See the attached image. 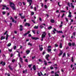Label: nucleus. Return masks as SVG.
Wrapping results in <instances>:
<instances>
[{"mask_svg": "<svg viewBox=\"0 0 76 76\" xmlns=\"http://www.w3.org/2000/svg\"><path fill=\"white\" fill-rule=\"evenodd\" d=\"M10 6L12 8V10H15L16 8H15V4L12 2H10Z\"/></svg>", "mask_w": 76, "mask_h": 76, "instance_id": "1", "label": "nucleus"}, {"mask_svg": "<svg viewBox=\"0 0 76 76\" xmlns=\"http://www.w3.org/2000/svg\"><path fill=\"white\" fill-rule=\"evenodd\" d=\"M27 2L29 3V6L31 5L32 4V0H27Z\"/></svg>", "mask_w": 76, "mask_h": 76, "instance_id": "2", "label": "nucleus"}, {"mask_svg": "<svg viewBox=\"0 0 76 76\" xmlns=\"http://www.w3.org/2000/svg\"><path fill=\"white\" fill-rule=\"evenodd\" d=\"M10 20H12V22H14V23H17V21L14 20V18H13L12 17H10Z\"/></svg>", "mask_w": 76, "mask_h": 76, "instance_id": "3", "label": "nucleus"}, {"mask_svg": "<svg viewBox=\"0 0 76 76\" xmlns=\"http://www.w3.org/2000/svg\"><path fill=\"white\" fill-rule=\"evenodd\" d=\"M46 35V33L45 32H44L43 34H42V38H44V37H45V36Z\"/></svg>", "mask_w": 76, "mask_h": 76, "instance_id": "4", "label": "nucleus"}, {"mask_svg": "<svg viewBox=\"0 0 76 76\" xmlns=\"http://www.w3.org/2000/svg\"><path fill=\"white\" fill-rule=\"evenodd\" d=\"M49 57H50V55L48 54H47L45 58L46 60H47L48 61H49V59H48Z\"/></svg>", "mask_w": 76, "mask_h": 76, "instance_id": "5", "label": "nucleus"}, {"mask_svg": "<svg viewBox=\"0 0 76 76\" xmlns=\"http://www.w3.org/2000/svg\"><path fill=\"white\" fill-rule=\"evenodd\" d=\"M22 15V13L19 14V15L20 16L21 19H24L25 17V15L23 16Z\"/></svg>", "mask_w": 76, "mask_h": 76, "instance_id": "6", "label": "nucleus"}, {"mask_svg": "<svg viewBox=\"0 0 76 76\" xmlns=\"http://www.w3.org/2000/svg\"><path fill=\"white\" fill-rule=\"evenodd\" d=\"M31 39H32L37 40V39H39V38L38 37H31Z\"/></svg>", "mask_w": 76, "mask_h": 76, "instance_id": "7", "label": "nucleus"}, {"mask_svg": "<svg viewBox=\"0 0 76 76\" xmlns=\"http://www.w3.org/2000/svg\"><path fill=\"white\" fill-rule=\"evenodd\" d=\"M25 26H30V23H26L25 24Z\"/></svg>", "mask_w": 76, "mask_h": 76, "instance_id": "8", "label": "nucleus"}, {"mask_svg": "<svg viewBox=\"0 0 76 76\" xmlns=\"http://www.w3.org/2000/svg\"><path fill=\"white\" fill-rule=\"evenodd\" d=\"M60 52L61 53H59L58 54L59 56H61V55L63 54V53L62 50H60Z\"/></svg>", "mask_w": 76, "mask_h": 76, "instance_id": "9", "label": "nucleus"}, {"mask_svg": "<svg viewBox=\"0 0 76 76\" xmlns=\"http://www.w3.org/2000/svg\"><path fill=\"white\" fill-rule=\"evenodd\" d=\"M47 51H48V53H49V52H51V49L48 48L47 49Z\"/></svg>", "mask_w": 76, "mask_h": 76, "instance_id": "10", "label": "nucleus"}, {"mask_svg": "<svg viewBox=\"0 0 76 76\" xmlns=\"http://www.w3.org/2000/svg\"><path fill=\"white\" fill-rule=\"evenodd\" d=\"M54 22H55V21L54 19H52L50 20V22H51V23H54Z\"/></svg>", "mask_w": 76, "mask_h": 76, "instance_id": "11", "label": "nucleus"}, {"mask_svg": "<svg viewBox=\"0 0 76 76\" xmlns=\"http://www.w3.org/2000/svg\"><path fill=\"white\" fill-rule=\"evenodd\" d=\"M62 47H63V46H62V43H60L59 45V48H61Z\"/></svg>", "mask_w": 76, "mask_h": 76, "instance_id": "12", "label": "nucleus"}, {"mask_svg": "<svg viewBox=\"0 0 76 76\" xmlns=\"http://www.w3.org/2000/svg\"><path fill=\"white\" fill-rule=\"evenodd\" d=\"M9 69L11 70H13V69L11 67L10 65H9L8 66Z\"/></svg>", "mask_w": 76, "mask_h": 76, "instance_id": "13", "label": "nucleus"}, {"mask_svg": "<svg viewBox=\"0 0 76 76\" xmlns=\"http://www.w3.org/2000/svg\"><path fill=\"white\" fill-rule=\"evenodd\" d=\"M44 64L45 65H47V61H46L45 60L44 61Z\"/></svg>", "mask_w": 76, "mask_h": 76, "instance_id": "14", "label": "nucleus"}, {"mask_svg": "<svg viewBox=\"0 0 76 76\" xmlns=\"http://www.w3.org/2000/svg\"><path fill=\"white\" fill-rule=\"evenodd\" d=\"M57 32H58V33H61V34H63V32L61 31H57Z\"/></svg>", "mask_w": 76, "mask_h": 76, "instance_id": "15", "label": "nucleus"}, {"mask_svg": "<svg viewBox=\"0 0 76 76\" xmlns=\"http://www.w3.org/2000/svg\"><path fill=\"white\" fill-rule=\"evenodd\" d=\"M20 61L22 63H23V59L21 57L20 58Z\"/></svg>", "mask_w": 76, "mask_h": 76, "instance_id": "16", "label": "nucleus"}, {"mask_svg": "<svg viewBox=\"0 0 76 76\" xmlns=\"http://www.w3.org/2000/svg\"><path fill=\"white\" fill-rule=\"evenodd\" d=\"M30 53V50H27L26 51V53L27 54H28L29 53Z\"/></svg>", "mask_w": 76, "mask_h": 76, "instance_id": "17", "label": "nucleus"}, {"mask_svg": "<svg viewBox=\"0 0 76 76\" xmlns=\"http://www.w3.org/2000/svg\"><path fill=\"white\" fill-rule=\"evenodd\" d=\"M39 27H40V29H42V28H44V27L43 26H42V25L39 26Z\"/></svg>", "mask_w": 76, "mask_h": 76, "instance_id": "18", "label": "nucleus"}, {"mask_svg": "<svg viewBox=\"0 0 76 76\" xmlns=\"http://www.w3.org/2000/svg\"><path fill=\"white\" fill-rule=\"evenodd\" d=\"M11 45H12V44L10 43H9L8 44L7 46L8 47H10L11 46Z\"/></svg>", "mask_w": 76, "mask_h": 76, "instance_id": "19", "label": "nucleus"}, {"mask_svg": "<svg viewBox=\"0 0 76 76\" xmlns=\"http://www.w3.org/2000/svg\"><path fill=\"white\" fill-rule=\"evenodd\" d=\"M42 50H43V48L41 47L40 48L39 50L41 51H42Z\"/></svg>", "mask_w": 76, "mask_h": 76, "instance_id": "20", "label": "nucleus"}, {"mask_svg": "<svg viewBox=\"0 0 76 76\" xmlns=\"http://www.w3.org/2000/svg\"><path fill=\"white\" fill-rule=\"evenodd\" d=\"M68 45H69V46H70V47L71 46H72V43H71V42H69L68 43Z\"/></svg>", "mask_w": 76, "mask_h": 76, "instance_id": "21", "label": "nucleus"}, {"mask_svg": "<svg viewBox=\"0 0 76 76\" xmlns=\"http://www.w3.org/2000/svg\"><path fill=\"white\" fill-rule=\"evenodd\" d=\"M34 28V29H38V26H35Z\"/></svg>", "mask_w": 76, "mask_h": 76, "instance_id": "22", "label": "nucleus"}, {"mask_svg": "<svg viewBox=\"0 0 76 76\" xmlns=\"http://www.w3.org/2000/svg\"><path fill=\"white\" fill-rule=\"evenodd\" d=\"M52 29V26H49L48 28V29Z\"/></svg>", "mask_w": 76, "mask_h": 76, "instance_id": "23", "label": "nucleus"}, {"mask_svg": "<svg viewBox=\"0 0 76 76\" xmlns=\"http://www.w3.org/2000/svg\"><path fill=\"white\" fill-rule=\"evenodd\" d=\"M71 61L72 62H74V60H73V57H72Z\"/></svg>", "mask_w": 76, "mask_h": 76, "instance_id": "24", "label": "nucleus"}, {"mask_svg": "<svg viewBox=\"0 0 76 76\" xmlns=\"http://www.w3.org/2000/svg\"><path fill=\"white\" fill-rule=\"evenodd\" d=\"M7 37H6V40H7L8 39V34H7Z\"/></svg>", "mask_w": 76, "mask_h": 76, "instance_id": "25", "label": "nucleus"}, {"mask_svg": "<svg viewBox=\"0 0 76 76\" xmlns=\"http://www.w3.org/2000/svg\"><path fill=\"white\" fill-rule=\"evenodd\" d=\"M28 45H30L31 46V47L32 46V44H30V43H29V42L28 43Z\"/></svg>", "mask_w": 76, "mask_h": 76, "instance_id": "26", "label": "nucleus"}, {"mask_svg": "<svg viewBox=\"0 0 76 76\" xmlns=\"http://www.w3.org/2000/svg\"><path fill=\"white\" fill-rule=\"evenodd\" d=\"M38 61L39 62H42L43 61L40 59H39Z\"/></svg>", "mask_w": 76, "mask_h": 76, "instance_id": "27", "label": "nucleus"}, {"mask_svg": "<svg viewBox=\"0 0 76 76\" xmlns=\"http://www.w3.org/2000/svg\"><path fill=\"white\" fill-rule=\"evenodd\" d=\"M46 53V52H45V51H44L42 53V55H44V54H45Z\"/></svg>", "mask_w": 76, "mask_h": 76, "instance_id": "28", "label": "nucleus"}, {"mask_svg": "<svg viewBox=\"0 0 76 76\" xmlns=\"http://www.w3.org/2000/svg\"><path fill=\"white\" fill-rule=\"evenodd\" d=\"M65 56H66V53H64L63 54V57H65Z\"/></svg>", "mask_w": 76, "mask_h": 76, "instance_id": "29", "label": "nucleus"}, {"mask_svg": "<svg viewBox=\"0 0 76 76\" xmlns=\"http://www.w3.org/2000/svg\"><path fill=\"white\" fill-rule=\"evenodd\" d=\"M6 65V63L4 62H3V64H2V66H5Z\"/></svg>", "mask_w": 76, "mask_h": 76, "instance_id": "30", "label": "nucleus"}, {"mask_svg": "<svg viewBox=\"0 0 76 76\" xmlns=\"http://www.w3.org/2000/svg\"><path fill=\"white\" fill-rule=\"evenodd\" d=\"M2 14L3 15H5V14H6V12L3 11V12H2Z\"/></svg>", "mask_w": 76, "mask_h": 76, "instance_id": "31", "label": "nucleus"}, {"mask_svg": "<svg viewBox=\"0 0 76 76\" xmlns=\"http://www.w3.org/2000/svg\"><path fill=\"white\" fill-rule=\"evenodd\" d=\"M72 15H71V14H69L68 15V17H69V18H72Z\"/></svg>", "mask_w": 76, "mask_h": 76, "instance_id": "32", "label": "nucleus"}, {"mask_svg": "<svg viewBox=\"0 0 76 76\" xmlns=\"http://www.w3.org/2000/svg\"><path fill=\"white\" fill-rule=\"evenodd\" d=\"M18 64L20 68H21V67H22V66L20 64H19V63H18Z\"/></svg>", "mask_w": 76, "mask_h": 76, "instance_id": "33", "label": "nucleus"}, {"mask_svg": "<svg viewBox=\"0 0 76 76\" xmlns=\"http://www.w3.org/2000/svg\"><path fill=\"white\" fill-rule=\"evenodd\" d=\"M15 61H16V60H15V59H12V63H14V62H15Z\"/></svg>", "mask_w": 76, "mask_h": 76, "instance_id": "34", "label": "nucleus"}, {"mask_svg": "<svg viewBox=\"0 0 76 76\" xmlns=\"http://www.w3.org/2000/svg\"><path fill=\"white\" fill-rule=\"evenodd\" d=\"M20 28H23V26H22V25H20Z\"/></svg>", "mask_w": 76, "mask_h": 76, "instance_id": "35", "label": "nucleus"}, {"mask_svg": "<svg viewBox=\"0 0 76 76\" xmlns=\"http://www.w3.org/2000/svg\"><path fill=\"white\" fill-rule=\"evenodd\" d=\"M20 31H23V28H20Z\"/></svg>", "mask_w": 76, "mask_h": 76, "instance_id": "36", "label": "nucleus"}, {"mask_svg": "<svg viewBox=\"0 0 76 76\" xmlns=\"http://www.w3.org/2000/svg\"><path fill=\"white\" fill-rule=\"evenodd\" d=\"M18 4L19 6H21L22 5V3L21 2H19Z\"/></svg>", "mask_w": 76, "mask_h": 76, "instance_id": "37", "label": "nucleus"}, {"mask_svg": "<svg viewBox=\"0 0 76 76\" xmlns=\"http://www.w3.org/2000/svg\"><path fill=\"white\" fill-rule=\"evenodd\" d=\"M72 46H75V43L74 42H73L72 43Z\"/></svg>", "mask_w": 76, "mask_h": 76, "instance_id": "38", "label": "nucleus"}, {"mask_svg": "<svg viewBox=\"0 0 76 76\" xmlns=\"http://www.w3.org/2000/svg\"><path fill=\"white\" fill-rule=\"evenodd\" d=\"M61 13H64L66 12V11L64 10H61Z\"/></svg>", "mask_w": 76, "mask_h": 76, "instance_id": "39", "label": "nucleus"}, {"mask_svg": "<svg viewBox=\"0 0 76 76\" xmlns=\"http://www.w3.org/2000/svg\"><path fill=\"white\" fill-rule=\"evenodd\" d=\"M25 61L26 63H28V59H25Z\"/></svg>", "mask_w": 76, "mask_h": 76, "instance_id": "40", "label": "nucleus"}, {"mask_svg": "<svg viewBox=\"0 0 76 76\" xmlns=\"http://www.w3.org/2000/svg\"><path fill=\"white\" fill-rule=\"evenodd\" d=\"M7 31H6L5 33L4 34V35H6V34H7Z\"/></svg>", "mask_w": 76, "mask_h": 76, "instance_id": "41", "label": "nucleus"}, {"mask_svg": "<svg viewBox=\"0 0 76 76\" xmlns=\"http://www.w3.org/2000/svg\"><path fill=\"white\" fill-rule=\"evenodd\" d=\"M65 19L66 20V22H68V19L67 18H65Z\"/></svg>", "mask_w": 76, "mask_h": 76, "instance_id": "42", "label": "nucleus"}, {"mask_svg": "<svg viewBox=\"0 0 76 76\" xmlns=\"http://www.w3.org/2000/svg\"><path fill=\"white\" fill-rule=\"evenodd\" d=\"M45 9L47 8V5H45Z\"/></svg>", "mask_w": 76, "mask_h": 76, "instance_id": "43", "label": "nucleus"}, {"mask_svg": "<svg viewBox=\"0 0 76 76\" xmlns=\"http://www.w3.org/2000/svg\"><path fill=\"white\" fill-rule=\"evenodd\" d=\"M3 36H2L1 38V40H3Z\"/></svg>", "mask_w": 76, "mask_h": 76, "instance_id": "44", "label": "nucleus"}, {"mask_svg": "<svg viewBox=\"0 0 76 76\" xmlns=\"http://www.w3.org/2000/svg\"><path fill=\"white\" fill-rule=\"evenodd\" d=\"M37 75L38 76H41V75H40V73L39 72H38Z\"/></svg>", "mask_w": 76, "mask_h": 76, "instance_id": "45", "label": "nucleus"}, {"mask_svg": "<svg viewBox=\"0 0 76 76\" xmlns=\"http://www.w3.org/2000/svg\"><path fill=\"white\" fill-rule=\"evenodd\" d=\"M8 50L10 51V52H12V50L8 49Z\"/></svg>", "mask_w": 76, "mask_h": 76, "instance_id": "46", "label": "nucleus"}, {"mask_svg": "<svg viewBox=\"0 0 76 76\" xmlns=\"http://www.w3.org/2000/svg\"><path fill=\"white\" fill-rule=\"evenodd\" d=\"M55 47H58V45L57 44H55Z\"/></svg>", "mask_w": 76, "mask_h": 76, "instance_id": "47", "label": "nucleus"}, {"mask_svg": "<svg viewBox=\"0 0 76 76\" xmlns=\"http://www.w3.org/2000/svg\"><path fill=\"white\" fill-rule=\"evenodd\" d=\"M67 4L69 7H70V4L69 3H68Z\"/></svg>", "mask_w": 76, "mask_h": 76, "instance_id": "48", "label": "nucleus"}, {"mask_svg": "<svg viewBox=\"0 0 76 76\" xmlns=\"http://www.w3.org/2000/svg\"><path fill=\"white\" fill-rule=\"evenodd\" d=\"M50 69L51 70H53V69H54V67H52V66H51V67H50Z\"/></svg>", "mask_w": 76, "mask_h": 76, "instance_id": "49", "label": "nucleus"}, {"mask_svg": "<svg viewBox=\"0 0 76 76\" xmlns=\"http://www.w3.org/2000/svg\"><path fill=\"white\" fill-rule=\"evenodd\" d=\"M64 15H65V14L64 13L62 15V17H61V18H63V17H64Z\"/></svg>", "mask_w": 76, "mask_h": 76, "instance_id": "50", "label": "nucleus"}, {"mask_svg": "<svg viewBox=\"0 0 76 76\" xmlns=\"http://www.w3.org/2000/svg\"><path fill=\"white\" fill-rule=\"evenodd\" d=\"M2 6L4 7H7V6H6V5H2Z\"/></svg>", "mask_w": 76, "mask_h": 76, "instance_id": "51", "label": "nucleus"}, {"mask_svg": "<svg viewBox=\"0 0 76 76\" xmlns=\"http://www.w3.org/2000/svg\"><path fill=\"white\" fill-rule=\"evenodd\" d=\"M34 10L35 11H37V7H34Z\"/></svg>", "mask_w": 76, "mask_h": 76, "instance_id": "52", "label": "nucleus"}, {"mask_svg": "<svg viewBox=\"0 0 76 76\" xmlns=\"http://www.w3.org/2000/svg\"><path fill=\"white\" fill-rule=\"evenodd\" d=\"M16 46H15L14 47V50H16Z\"/></svg>", "mask_w": 76, "mask_h": 76, "instance_id": "53", "label": "nucleus"}, {"mask_svg": "<svg viewBox=\"0 0 76 76\" xmlns=\"http://www.w3.org/2000/svg\"><path fill=\"white\" fill-rule=\"evenodd\" d=\"M27 34H29V33H30V31H28V32H27V33H26Z\"/></svg>", "mask_w": 76, "mask_h": 76, "instance_id": "54", "label": "nucleus"}, {"mask_svg": "<svg viewBox=\"0 0 76 76\" xmlns=\"http://www.w3.org/2000/svg\"><path fill=\"white\" fill-rule=\"evenodd\" d=\"M48 48H51V46H48Z\"/></svg>", "mask_w": 76, "mask_h": 76, "instance_id": "55", "label": "nucleus"}, {"mask_svg": "<svg viewBox=\"0 0 76 76\" xmlns=\"http://www.w3.org/2000/svg\"><path fill=\"white\" fill-rule=\"evenodd\" d=\"M10 27H11L12 26V23H10Z\"/></svg>", "mask_w": 76, "mask_h": 76, "instance_id": "56", "label": "nucleus"}, {"mask_svg": "<svg viewBox=\"0 0 76 76\" xmlns=\"http://www.w3.org/2000/svg\"><path fill=\"white\" fill-rule=\"evenodd\" d=\"M34 15V12H31V15Z\"/></svg>", "mask_w": 76, "mask_h": 76, "instance_id": "57", "label": "nucleus"}, {"mask_svg": "<svg viewBox=\"0 0 76 76\" xmlns=\"http://www.w3.org/2000/svg\"><path fill=\"white\" fill-rule=\"evenodd\" d=\"M35 58V56H32V59H34Z\"/></svg>", "mask_w": 76, "mask_h": 76, "instance_id": "58", "label": "nucleus"}, {"mask_svg": "<svg viewBox=\"0 0 76 76\" xmlns=\"http://www.w3.org/2000/svg\"><path fill=\"white\" fill-rule=\"evenodd\" d=\"M28 37H32V35L31 34H28Z\"/></svg>", "mask_w": 76, "mask_h": 76, "instance_id": "59", "label": "nucleus"}, {"mask_svg": "<svg viewBox=\"0 0 76 76\" xmlns=\"http://www.w3.org/2000/svg\"><path fill=\"white\" fill-rule=\"evenodd\" d=\"M36 67V66H35V65H33V69H34V68H35Z\"/></svg>", "mask_w": 76, "mask_h": 76, "instance_id": "60", "label": "nucleus"}, {"mask_svg": "<svg viewBox=\"0 0 76 76\" xmlns=\"http://www.w3.org/2000/svg\"><path fill=\"white\" fill-rule=\"evenodd\" d=\"M73 35L74 36H75V35H76V33L75 32L73 33Z\"/></svg>", "mask_w": 76, "mask_h": 76, "instance_id": "61", "label": "nucleus"}, {"mask_svg": "<svg viewBox=\"0 0 76 76\" xmlns=\"http://www.w3.org/2000/svg\"><path fill=\"white\" fill-rule=\"evenodd\" d=\"M51 73L53 74V73H54V71H52L51 72Z\"/></svg>", "mask_w": 76, "mask_h": 76, "instance_id": "62", "label": "nucleus"}, {"mask_svg": "<svg viewBox=\"0 0 76 76\" xmlns=\"http://www.w3.org/2000/svg\"><path fill=\"white\" fill-rule=\"evenodd\" d=\"M27 33H26L25 34H24V36H26V35H27Z\"/></svg>", "mask_w": 76, "mask_h": 76, "instance_id": "63", "label": "nucleus"}, {"mask_svg": "<svg viewBox=\"0 0 76 76\" xmlns=\"http://www.w3.org/2000/svg\"><path fill=\"white\" fill-rule=\"evenodd\" d=\"M55 76H59V75L58 74L55 75Z\"/></svg>", "mask_w": 76, "mask_h": 76, "instance_id": "64", "label": "nucleus"}]
</instances>
